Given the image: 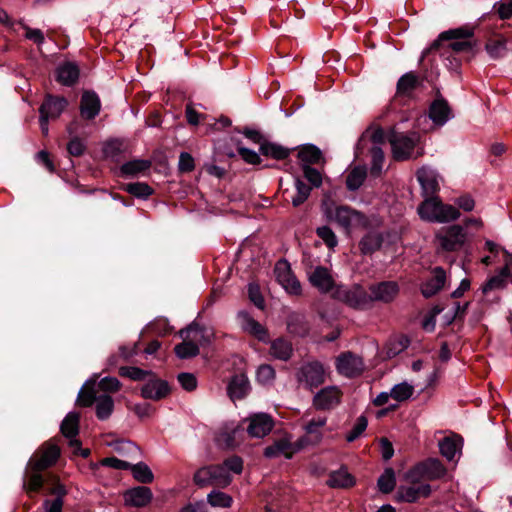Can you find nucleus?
Returning <instances> with one entry per match:
<instances>
[{"label": "nucleus", "mask_w": 512, "mask_h": 512, "mask_svg": "<svg viewBox=\"0 0 512 512\" xmlns=\"http://www.w3.org/2000/svg\"><path fill=\"white\" fill-rule=\"evenodd\" d=\"M177 380L180 383L181 387L188 392L194 391L197 388V379L195 375L192 373H179L177 376Z\"/></svg>", "instance_id": "nucleus-64"}, {"label": "nucleus", "mask_w": 512, "mask_h": 512, "mask_svg": "<svg viewBox=\"0 0 512 512\" xmlns=\"http://www.w3.org/2000/svg\"><path fill=\"white\" fill-rule=\"evenodd\" d=\"M287 330L298 337H306L310 332V324L305 315L293 312L287 317Z\"/></svg>", "instance_id": "nucleus-31"}, {"label": "nucleus", "mask_w": 512, "mask_h": 512, "mask_svg": "<svg viewBox=\"0 0 512 512\" xmlns=\"http://www.w3.org/2000/svg\"><path fill=\"white\" fill-rule=\"evenodd\" d=\"M345 299L349 306L360 310L367 309L372 304L371 292L359 284L346 292Z\"/></svg>", "instance_id": "nucleus-22"}, {"label": "nucleus", "mask_w": 512, "mask_h": 512, "mask_svg": "<svg viewBox=\"0 0 512 512\" xmlns=\"http://www.w3.org/2000/svg\"><path fill=\"white\" fill-rule=\"evenodd\" d=\"M212 469H213V465L204 466V467L199 468L194 473V476H193V482L195 483V485L198 486L199 488H204V487L214 485Z\"/></svg>", "instance_id": "nucleus-49"}, {"label": "nucleus", "mask_w": 512, "mask_h": 512, "mask_svg": "<svg viewBox=\"0 0 512 512\" xmlns=\"http://www.w3.org/2000/svg\"><path fill=\"white\" fill-rule=\"evenodd\" d=\"M368 425V420L366 416L361 415L357 418L356 423L354 424L353 428L350 432L346 434V441L347 442H354L356 439H358L366 430Z\"/></svg>", "instance_id": "nucleus-58"}, {"label": "nucleus", "mask_w": 512, "mask_h": 512, "mask_svg": "<svg viewBox=\"0 0 512 512\" xmlns=\"http://www.w3.org/2000/svg\"><path fill=\"white\" fill-rule=\"evenodd\" d=\"M207 502L212 507L228 508V507H231V505L233 503V498L230 495H228L222 491L212 490L207 495Z\"/></svg>", "instance_id": "nucleus-52"}, {"label": "nucleus", "mask_w": 512, "mask_h": 512, "mask_svg": "<svg viewBox=\"0 0 512 512\" xmlns=\"http://www.w3.org/2000/svg\"><path fill=\"white\" fill-rule=\"evenodd\" d=\"M414 392V387L407 382H402L393 386L390 391L392 399L403 402L408 400Z\"/></svg>", "instance_id": "nucleus-53"}, {"label": "nucleus", "mask_w": 512, "mask_h": 512, "mask_svg": "<svg viewBox=\"0 0 512 512\" xmlns=\"http://www.w3.org/2000/svg\"><path fill=\"white\" fill-rule=\"evenodd\" d=\"M61 434L70 440H77L80 432V414L77 412H69L61 422Z\"/></svg>", "instance_id": "nucleus-33"}, {"label": "nucleus", "mask_w": 512, "mask_h": 512, "mask_svg": "<svg viewBox=\"0 0 512 512\" xmlns=\"http://www.w3.org/2000/svg\"><path fill=\"white\" fill-rule=\"evenodd\" d=\"M29 74H30L29 70H26V71L20 70L19 72H17L16 77L18 78V81L15 84V90H16V92H18L21 95L22 100L24 102L31 105V103H32L31 96H30L31 83H30Z\"/></svg>", "instance_id": "nucleus-39"}, {"label": "nucleus", "mask_w": 512, "mask_h": 512, "mask_svg": "<svg viewBox=\"0 0 512 512\" xmlns=\"http://www.w3.org/2000/svg\"><path fill=\"white\" fill-rule=\"evenodd\" d=\"M274 272L276 274L278 282L281 285L287 282V280L294 275L291 270L290 264L285 259H281L276 263Z\"/></svg>", "instance_id": "nucleus-59"}, {"label": "nucleus", "mask_w": 512, "mask_h": 512, "mask_svg": "<svg viewBox=\"0 0 512 512\" xmlns=\"http://www.w3.org/2000/svg\"><path fill=\"white\" fill-rule=\"evenodd\" d=\"M274 422L270 415L258 413L250 417L247 432L252 437L262 438L273 429Z\"/></svg>", "instance_id": "nucleus-16"}, {"label": "nucleus", "mask_w": 512, "mask_h": 512, "mask_svg": "<svg viewBox=\"0 0 512 512\" xmlns=\"http://www.w3.org/2000/svg\"><path fill=\"white\" fill-rule=\"evenodd\" d=\"M275 369L269 364H262L258 367L256 378L261 384H267L275 378Z\"/></svg>", "instance_id": "nucleus-60"}, {"label": "nucleus", "mask_w": 512, "mask_h": 512, "mask_svg": "<svg viewBox=\"0 0 512 512\" xmlns=\"http://www.w3.org/2000/svg\"><path fill=\"white\" fill-rule=\"evenodd\" d=\"M361 360L352 352L341 353L336 361V367L340 374L347 377H355L362 372Z\"/></svg>", "instance_id": "nucleus-21"}, {"label": "nucleus", "mask_w": 512, "mask_h": 512, "mask_svg": "<svg viewBox=\"0 0 512 512\" xmlns=\"http://www.w3.org/2000/svg\"><path fill=\"white\" fill-rule=\"evenodd\" d=\"M97 390L95 384L92 383L90 386L84 385L78 393L77 405L81 407H91L98 399Z\"/></svg>", "instance_id": "nucleus-44"}, {"label": "nucleus", "mask_w": 512, "mask_h": 512, "mask_svg": "<svg viewBox=\"0 0 512 512\" xmlns=\"http://www.w3.org/2000/svg\"><path fill=\"white\" fill-rule=\"evenodd\" d=\"M171 393V387L166 380L157 378L155 374L143 385L141 396L144 399L159 401Z\"/></svg>", "instance_id": "nucleus-11"}, {"label": "nucleus", "mask_w": 512, "mask_h": 512, "mask_svg": "<svg viewBox=\"0 0 512 512\" xmlns=\"http://www.w3.org/2000/svg\"><path fill=\"white\" fill-rule=\"evenodd\" d=\"M152 163L150 160L145 159H133L124 163L120 167V172L123 176H137L150 169Z\"/></svg>", "instance_id": "nucleus-38"}, {"label": "nucleus", "mask_w": 512, "mask_h": 512, "mask_svg": "<svg viewBox=\"0 0 512 512\" xmlns=\"http://www.w3.org/2000/svg\"><path fill=\"white\" fill-rule=\"evenodd\" d=\"M485 50L493 59L502 57L506 51V39H489L485 44Z\"/></svg>", "instance_id": "nucleus-54"}, {"label": "nucleus", "mask_w": 512, "mask_h": 512, "mask_svg": "<svg viewBox=\"0 0 512 512\" xmlns=\"http://www.w3.org/2000/svg\"><path fill=\"white\" fill-rule=\"evenodd\" d=\"M418 214L423 220L438 223L456 220L460 216L457 208L444 204L439 197L426 198L418 206Z\"/></svg>", "instance_id": "nucleus-5"}, {"label": "nucleus", "mask_w": 512, "mask_h": 512, "mask_svg": "<svg viewBox=\"0 0 512 512\" xmlns=\"http://www.w3.org/2000/svg\"><path fill=\"white\" fill-rule=\"evenodd\" d=\"M327 485L331 488H350L355 485V478L342 469L329 474Z\"/></svg>", "instance_id": "nucleus-37"}, {"label": "nucleus", "mask_w": 512, "mask_h": 512, "mask_svg": "<svg viewBox=\"0 0 512 512\" xmlns=\"http://www.w3.org/2000/svg\"><path fill=\"white\" fill-rule=\"evenodd\" d=\"M322 438L323 434L321 431H305V434L301 436L296 442H294L295 451L298 452L307 446L318 445L322 441Z\"/></svg>", "instance_id": "nucleus-43"}, {"label": "nucleus", "mask_w": 512, "mask_h": 512, "mask_svg": "<svg viewBox=\"0 0 512 512\" xmlns=\"http://www.w3.org/2000/svg\"><path fill=\"white\" fill-rule=\"evenodd\" d=\"M270 353L279 360L288 361L293 354V347L290 341L280 337L271 342Z\"/></svg>", "instance_id": "nucleus-36"}, {"label": "nucleus", "mask_w": 512, "mask_h": 512, "mask_svg": "<svg viewBox=\"0 0 512 512\" xmlns=\"http://www.w3.org/2000/svg\"><path fill=\"white\" fill-rule=\"evenodd\" d=\"M446 282L445 270L438 266L433 269V275L421 284V294L425 298H431L439 293Z\"/></svg>", "instance_id": "nucleus-20"}, {"label": "nucleus", "mask_w": 512, "mask_h": 512, "mask_svg": "<svg viewBox=\"0 0 512 512\" xmlns=\"http://www.w3.org/2000/svg\"><path fill=\"white\" fill-rule=\"evenodd\" d=\"M294 186L296 194L292 197V205L297 208L308 200L314 188L308 185L299 175L294 176Z\"/></svg>", "instance_id": "nucleus-34"}, {"label": "nucleus", "mask_w": 512, "mask_h": 512, "mask_svg": "<svg viewBox=\"0 0 512 512\" xmlns=\"http://www.w3.org/2000/svg\"><path fill=\"white\" fill-rule=\"evenodd\" d=\"M41 493L45 496H54V499H45L42 507L44 512H62L64 498L68 490L61 483L59 476L52 472H34V494Z\"/></svg>", "instance_id": "nucleus-2"}, {"label": "nucleus", "mask_w": 512, "mask_h": 512, "mask_svg": "<svg viewBox=\"0 0 512 512\" xmlns=\"http://www.w3.org/2000/svg\"><path fill=\"white\" fill-rule=\"evenodd\" d=\"M384 242L382 233L369 231L359 242V249L363 255H372L381 249Z\"/></svg>", "instance_id": "nucleus-32"}, {"label": "nucleus", "mask_w": 512, "mask_h": 512, "mask_svg": "<svg viewBox=\"0 0 512 512\" xmlns=\"http://www.w3.org/2000/svg\"><path fill=\"white\" fill-rule=\"evenodd\" d=\"M460 443L450 437H445L439 442V450L443 457L451 461L454 459L456 452L462 447V438H459Z\"/></svg>", "instance_id": "nucleus-47"}, {"label": "nucleus", "mask_w": 512, "mask_h": 512, "mask_svg": "<svg viewBox=\"0 0 512 512\" xmlns=\"http://www.w3.org/2000/svg\"><path fill=\"white\" fill-rule=\"evenodd\" d=\"M317 236L322 239L329 249H333L338 244V239L329 226H321L316 229Z\"/></svg>", "instance_id": "nucleus-57"}, {"label": "nucleus", "mask_w": 512, "mask_h": 512, "mask_svg": "<svg viewBox=\"0 0 512 512\" xmlns=\"http://www.w3.org/2000/svg\"><path fill=\"white\" fill-rule=\"evenodd\" d=\"M298 150L297 158L300 160V165H324L325 157L316 145L304 144L296 148Z\"/></svg>", "instance_id": "nucleus-26"}, {"label": "nucleus", "mask_w": 512, "mask_h": 512, "mask_svg": "<svg viewBox=\"0 0 512 512\" xmlns=\"http://www.w3.org/2000/svg\"><path fill=\"white\" fill-rule=\"evenodd\" d=\"M420 65L423 70L421 75H417L415 72H407L402 75L397 81V94L400 96H410L412 91L422 86L424 81L431 83L433 81V71H428V66L433 68V60L428 57L425 58V64L422 63V57L420 58Z\"/></svg>", "instance_id": "nucleus-6"}, {"label": "nucleus", "mask_w": 512, "mask_h": 512, "mask_svg": "<svg viewBox=\"0 0 512 512\" xmlns=\"http://www.w3.org/2000/svg\"><path fill=\"white\" fill-rule=\"evenodd\" d=\"M154 373L150 370H144L134 366H122L119 368V375L121 377L130 378L133 381H143L147 376H152Z\"/></svg>", "instance_id": "nucleus-51"}, {"label": "nucleus", "mask_w": 512, "mask_h": 512, "mask_svg": "<svg viewBox=\"0 0 512 512\" xmlns=\"http://www.w3.org/2000/svg\"><path fill=\"white\" fill-rule=\"evenodd\" d=\"M239 317L242 318V328L254 336L257 340L267 343L269 340L268 330L254 318H252L247 312H239Z\"/></svg>", "instance_id": "nucleus-27"}, {"label": "nucleus", "mask_w": 512, "mask_h": 512, "mask_svg": "<svg viewBox=\"0 0 512 512\" xmlns=\"http://www.w3.org/2000/svg\"><path fill=\"white\" fill-rule=\"evenodd\" d=\"M436 237L441 248L447 252L458 251L465 243V232L460 225H452L444 233L439 232Z\"/></svg>", "instance_id": "nucleus-10"}, {"label": "nucleus", "mask_w": 512, "mask_h": 512, "mask_svg": "<svg viewBox=\"0 0 512 512\" xmlns=\"http://www.w3.org/2000/svg\"><path fill=\"white\" fill-rule=\"evenodd\" d=\"M444 310V307L437 304L434 305L422 320V328L427 332H433L436 327V317Z\"/></svg>", "instance_id": "nucleus-55"}, {"label": "nucleus", "mask_w": 512, "mask_h": 512, "mask_svg": "<svg viewBox=\"0 0 512 512\" xmlns=\"http://www.w3.org/2000/svg\"><path fill=\"white\" fill-rule=\"evenodd\" d=\"M414 486H400L397 490V499L401 502L416 503L420 497L428 498L432 493L431 485L418 483Z\"/></svg>", "instance_id": "nucleus-18"}, {"label": "nucleus", "mask_w": 512, "mask_h": 512, "mask_svg": "<svg viewBox=\"0 0 512 512\" xmlns=\"http://www.w3.org/2000/svg\"><path fill=\"white\" fill-rule=\"evenodd\" d=\"M321 209L328 221H335L345 231L353 228H367L369 219L367 216L348 205H336L335 201L327 194L321 201Z\"/></svg>", "instance_id": "nucleus-3"}, {"label": "nucleus", "mask_w": 512, "mask_h": 512, "mask_svg": "<svg viewBox=\"0 0 512 512\" xmlns=\"http://www.w3.org/2000/svg\"><path fill=\"white\" fill-rule=\"evenodd\" d=\"M80 76V68L75 62L66 61L60 64L55 71V79L60 84L71 87L74 86Z\"/></svg>", "instance_id": "nucleus-23"}, {"label": "nucleus", "mask_w": 512, "mask_h": 512, "mask_svg": "<svg viewBox=\"0 0 512 512\" xmlns=\"http://www.w3.org/2000/svg\"><path fill=\"white\" fill-rule=\"evenodd\" d=\"M95 404L97 418L101 421L107 420L114 410V401L112 397L107 394L99 395Z\"/></svg>", "instance_id": "nucleus-40"}, {"label": "nucleus", "mask_w": 512, "mask_h": 512, "mask_svg": "<svg viewBox=\"0 0 512 512\" xmlns=\"http://www.w3.org/2000/svg\"><path fill=\"white\" fill-rule=\"evenodd\" d=\"M377 486L380 492L384 494L391 493L396 486V476L393 468L388 467L379 476Z\"/></svg>", "instance_id": "nucleus-41"}, {"label": "nucleus", "mask_w": 512, "mask_h": 512, "mask_svg": "<svg viewBox=\"0 0 512 512\" xmlns=\"http://www.w3.org/2000/svg\"><path fill=\"white\" fill-rule=\"evenodd\" d=\"M68 106V101L62 96H46L39 108V113L49 119H56Z\"/></svg>", "instance_id": "nucleus-24"}, {"label": "nucleus", "mask_w": 512, "mask_h": 512, "mask_svg": "<svg viewBox=\"0 0 512 512\" xmlns=\"http://www.w3.org/2000/svg\"><path fill=\"white\" fill-rule=\"evenodd\" d=\"M416 178L421 186L422 195L426 198L434 197L440 187L437 180V174L434 170L426 167L418 169Z\"/></svg>", "instance_id": "nucleus-17"}, {"label": "nucleus", "mask_w": 512, "mask_h": 512, "mask_svg": "<svg viewBox=\"0 0 512 512\" xmlns=\"http://www.w3.org/2000/svg\"><path fill=\"white\" fill-rule=\"evenodd\" d=\"M176 356L180 359H190L199 355V346L192 341H183L174 347Z\"/></svg>", "instance_id": "nucleus-48"}, {"label": "nucleus", "mask_w": 512, "mask_h": 512, "mask_svg": "<svg viewBox=\"0 0 512 512\" xmlns=\"http://www.w3.org/2000/svg\"><path fill=\"white\" fill-rule=\"evenodd\" d=\"M61 455V449L54 439L44 442L34 451V472L48 469L56 464Z\"/></svg>", "instance_id": "nucleus-8"}, {"label": "nucleus", "mask_w": 512, "mask_h": 512, "mask_svg": "<svg viewBox=\"0 0 512 512\" xmlns=\"http://www.w3.org/2000/svg\"><path fill=\"white\" fill-rule=\"evenodd\" d=\"M123 190L140 199H147L154 193V189L144 182L124 184Z\"/></svg>", "instance_id": "nucleus-42"}, {"label": "nucleus", "mask_w": 512, "mask_h": 512, "mask_svg": "<svg viewBox=\"0 0 512 512\" xmlns=\"http://www.w3.org/2000/svg\"><path fill=\"white\" fill-rule=\"evenodd\" d=\"M67 151L70 156L80 157L86 151V145L78 136H74L67 144Z\"/></svg>", "instance_id": "nucleus-63"}, {"label": "nucleus", "mask_w": 512, "mask_h": 512, "mask_svg": "<svg viewBox=\"0 0 512 512\" xmlns=\"http://www.w3.org/2000/svg\"><path fill=\"white\" fill-rule=\"evenodd\" d=\"M234 131L243 134L253 143L259 144V147H261V143H264L267 140L260 131L252 129L247 126L244 128L235 127Z\"/></svg>", "instance_id": "nucleus-62"}, {"label": "nucleus", "mask_w": 512, "mask_h": 512, "mask_svg": "<svg viewBox=\"0 0 512 512\" xmlns=\"http://www.w3.org/2000/svg\"><path fill=\"white\" fill-rule=\"evenodd\" d=\"M296 452L294 443L280 439L275 441L272 445L267 446L264 449L263 455L269 459L276 458L280 455H284L286 459H292Z\"/></svg>", "instance_id": "nucleus-30"}, {"label": "nucleus", "mask_w": 512, "mask_h": 512, "mask_svg": "<svg viewBox=\"0 0 512 512\" xmlns=\"http://www.w3.org/2000/svg\"><path fill=\"white\" fill-rule=\"evenodd\" d=\"M340 391L336 387H325L313 398V405L318 410H328L339 403Z\"/></svg>", "instance_id": "nucleus-28"}, {"label": "nucleus", "mask_w": 512, "mask_h": 512, "mask_svg": "<svg viewBox=\"0 0 512 512\" xmlns=\"http://www.w3.org/2000/svg\"><path fill=\"white\" fill-rule=\"evenodd\" d=\"M373 302H392L399 293V286L394 281H382L369 286Z\"/></svg>", "instance_id": "nucleus-13"}, {"label": "nucleus", "mask_w": 512, "mask_h": 512, "mask_svg": "<svg viewBox=\"0 0 512 512\" xmlns=\"http://www.w3.org/2000/svg\"><path fill=\"white\" fill-rule=\"evenodd\" d=\"M371 155V168L370 173L374 177H378L382 172V166L384 162V152L379 146H371L369 148Z\"/></svg>", "instance_id": "nucleus-50"}, {"label": "nucleus", "mask_w": 512, "mask_h": 512, "mask_svg": "<svg viewBox=\"0 0 512 512\" xmlns=\"http://www.w3.org/2000/svg\"><path fill=\"white\" fill-rule=\"evenodd\" d=\"M295 150L296 148H287L281 144L271 142L269 140L261 143V147H259V152L261 155L277 161L289 158L290 154Z\"/></svg>", "instance_id": "nucleus-29"}, {"label": "nucleus", "mask_w": 512, "mask_h": 512, "mask_svg": "<svg viewBox=\"0 0 512 512\" xmlns=\"http://www.w3.org/2000/svg\"><path fill=\"white\" fill-rule=\"evenodd\" d=\"M303 176L302 179L306 180L308 185L314 189H318L323 184V174L317 168L310 165H300Z\"/></svg>", "instance_id": "nucleus-45"}, {"label": "nucleus", "mask_w": 512, "mask_h": 512, "mask_svg": "<svg viewBox=\"0 0 512 512\" xmlns=\"http://www.w3.org/2000/svg\"><path fill=\"white\" fill-rule=\"evenodd\" d=\"M298 381L311 390L319 387L325 381L323 365L317 361L302 365L298 372Z\"/></svg>", "instance_id": "nucleus-9"}, {"label": "nucleus", "mask_w": 512, "mask_h": 512, "mask_svg": "<svg viewBox=\"0 0 512 512\" xmlns=\"http://www.w3.org/2000/svg\"><path fill=\"white\" fill-rule=\"evenodd\" d=\"M388 141L392 147L393 157L396 161H405L411 158L417 144V133L405 134L391 129L388 133Z\"/></svg>", "instance_id": "nucleus-7"}, {"label": "nucleus", "mask_w": 512, "mask_h": 512, "mask_svg": "<svg viewBox=\"0 0 512 512\" xmlns=\"http://www.w3.org/2000/svg\"><path fill=\"white\" fill-rule=\"evenodd\" d=\"M250 391V381L244 373L233 375L228 382L227 394L233 402L244 399Z\"/></svg>", "instance_id": "nucleus-15"}, {"label": "nucleus", "mask_w": 512, "mask_h": 512, "mask_svg": "<svg viewBox=\"0 0 512 512\" xmlns=\"http://www.w3.org/2000/svg\"><path fill=\"white\" fill-rule=\"evenodd\" d=\"M367 178L366 166H355L353 167L346 176L345 184L349 191L358 190Z\"/></svg>", "instance_id": "nucleus-35"}, {"label": "nucleus", "mask_w": 512, "mask_h": 512, "mask_svg": "<svg viewBox=\"0 0 512 512\" xmlns=\"http://www.w3.org/2000/svg\"><path fill=\"white\" fill-rule=\"evenodd\" d=\"M446 473L447 468L438 458L429 457L412 466L405 473L404 479L408 483L416 485L422 483V480L435 481L442 479Z\"/></svg>", "instance_id": "nucleus-4"}, {"label": "nucleus", "mask_w": 512, "mask_h": 512, "mask_svg": "<svg viewBox=\"0 0 512 512\" xmlns=\"http://www.w3.org/2000/svg\"><path fill=\"white\" fill-rule=\"evenodd\" d=\"M214 485L225 487L231 482V477L227 470L220 465H213L212 469Z\"/></svg>", "instance_id": "nucleus-61"}, {"label": "nucleus", "mask_w": 512, "mask_h": 512, "mask_svg": "<svg viewBox=\"0 0 512 512\" xmlns=\"http://www.w3.org/2000/svg\"><path fill=\"white\" fill-rule=\"evenodd\" d=\"M309 282L321 293L330 292L335 285L329 270L324 266H317L309 275Z\"/></svg>", "instance_id": "nucleus-25"}, {"label": "nucleus", "mask_w": 512, "mask_h": 512, "mask_svg": "<svg viewBox=\"0 0 512 512\" xmlns=\"http://www.w3.org/2000/svg\"><path fill=\"white\" fill-rule=\"evenodd\" d=\"M235 142L237 145L238 154L246 163L251 165H260L262 163V159L258 153H256L254 150L243 147L240 140H236Z\"/></svg>", "instance_id": "nucleus-56"}, {"label": "nucleus", "mask_w": 512, "mask_h": 512, "mask_svg": "<svg viewBox=\"0 0 512 512\" xmlns=\"http://www.w3.org/2000/svg\"><path fill=\"white\" fill-rule=\"evenodd\" d=\"M480 51L481 42L475 36L474 27L463 25L441 32L437 39L422 52V63L424 65L425 58L435 53L445 56L449 52L470 62Z\"/></svg>", "instance_id": "nucleus-1"}, {"label": "nucleus", "mask_w": 512, "mask_h": 512, "mask_svg": "<svg viewBox=\"0 0 512 512\" xmlns=\"http://www.w3.org/2000/svg\"><path fill=\"white\" fill-rule=\"evenodd\" d=\"M452 116V109L448 101L437 90L436 98L429 106V118L435 125L443 126Z\"/></svg>", "instance_id": "nucleus-12"}, {"label": "nucleus", "mask_w": 512, "mask_h": 512, "mask_svg": "<svg viewBox=\"0 0 512 512\" xmlns=\"http://www.w3.org/2000/svg\"><path fill=\"white\" fill-rule=\"evenodd\" d=\"M131 472L134 479L142 484H149L153 482L154 475L149 466L144 462L132 464Z\"/></svg>", "instance_id": "nucleus-46"}, {"label": "nucleus", "mask_w": 512, "mask_h": 512, "mask_svg": "<svg viewBox=\"0 0 512 512\" xmlns=\"http://www.w3.org/2000/svg\"><path fill=\"white\" fill-rule=\"evenodd\" d=\"M101 111V100L93 90H85L81 95L80 114L85 120L95 119Z\"/></svg>", "instance_id": "nucleus-14"}, {"label": "nucleus", "mask_w": 512, "mask_h": 512, "mask_svg": "<svg viewBox=\"0 0 512 512\" xmlns=\"http://www.w3.org/2000/svg\"><path fill=\"white\" fill-rule=\"evenodd\" d=\"M153 499L152 491L147 486H136L124 493L125 505L136 508L147 506Z\"/></svg>", "instance_id": "nucleus-19"}]
</instances>
